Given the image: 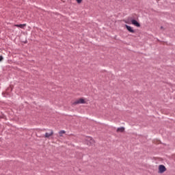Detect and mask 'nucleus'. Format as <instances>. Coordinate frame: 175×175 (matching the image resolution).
Returning a JSON list of instances; mask_svg holds the SVG:
<instances>
[{
	"instance_id": "nucleus-12",
	"label": "nucleus",
	"mask_w": 175,
	"mask_h": 175,
	"mask_svg": "<svg viewBox=\"0 0 175 175\" xmlns=\"http://www.w3.org/2000/svg\"><path fill=\"white\" fill-rule=\"evenodd\" d=\"M125 23H126V24H129V22H127V21H126Z\"/></svg>"
},
{
	"instance_id": "nucleus-11",
	"label": "nucleus",
	"mask_w": 175,
	"mask_h": 175,
	"mask_svg": "<svg viewBox=\"0 0 175 175\" xmlns=\"http://www.w3.org/2000/svg\"><path fill=\"white\" fill-rule=\"evenodd\" d=\"M1 61H3V56H0V62H1Z\"/></svg>"
},
{
	"instance_id": "nucleus-2",
	"label": "nucleus",
	"mask_w": 175,
	"mask_h": 175,
	"mask_svg": "<svg viewBox=\"0 0 175 175\" xmlns=\"http://www.w3.org/2000/svg\"><path fill=\"white\" fill-rule=\"evenodd\" d=\"M85 103H87V100H85V98H79L78 100H75L73 103V105H84Z\"/></svg>"
},
{
	"instance_id": "nucleus-3",
	"label": "nucleus",
	"mask_w": 175,
	"mask_h": 175,
	"mask_svg": "<svg viewBox=\"0 0 175 175\" xmlns=\"http://www.w3.org/2000/svg\"><path fill=\"white\" fill-rule=\"evenodd\" d=\"M54 135V131L51 129L48 130L46 133H45L44 135L42 137H45V139H49Z\"/></svg>"
},
{
	"instance_id": "nucleus-4",
	"label": "nucleus",
	"mask_w": 175,
	"mask_h": 175,
	"mask_svg": "<svg viewBox=\"0 0 175 175\" xmlns=\"http://www.w3.org/2000/svg\"><path fill=\"white\" fill-rule=\"evenodd\" d=\"M159 173H165V172H166V167H165L163 165H159Z\"/></svg>"
},
{
	"instance_id": "nucleus-10",
	"label": "nucleus",
	"mask_w": 175,
	"mask_h": 175,
	"mask_svg": "<svg viewBox=\"0 0 175 175\" xmlns=\"http://www.w3.org/2000/svg\"><path fill=\"white\" fill-rule=\"evenodd\" d=\"M77 3H81L83 2V0H76Z\"/></svg>"
},
{
	"instance_id": "nucleus-8",
	"label": "nucleus",
	"mask_w": 175,
	"mask_h": 175,
	"mask_svg": "<svg viewBox=\"0 0 175 175\" xmlns=\"http://www.w3.org/2000/svg\"><path fill=\"white\" fill-rule=\"evenodd\" d=\"M14 27H17L18 28H21L22 29H24V27H27V24L14 25Z\"/></svg>"
},
{
	"instance_id": "nucleus-6",
	"label": "nucleus",
	"mask_w": 175,
	"mask_h": 175,
	"mask_svg": "<svg viewBox=\"0 0 175 175\" xmlns=\"http://www.w3.org/2000/svg\"><path fill=\"white\" fill-rule=\"evenodd\" d=\"M131 23L133 24V25H135V27H140V23H139V22H137L135 19L131 20Z\"/></svg>"
},
{
	"instance_id": "nucleus-7",
	"label": "nucleus",
	"mask_w": 175,
	"mask_h": 175,
	"mask_svg": "<svg viewBox=\"0 0 175 175\" xmlns=\"http://www.w3.org/2000/svg\"><path fill=\"white\" fill-rule=\"evenodd\" d=\"M116 132L118 133H123V132H125V128L119 127V128L117 129Z\"/></svg>"
},
{
	"instance_id": "nucleus-9",
	"label": "nucleus",
	"mask_w": 175,
	"mask_h": 175,
	"mask_svg": "<svg viewBox=\"0 0 175 175\" xmlns=\"http://www.w3.org/2000/svg\"><path fill=\"white\" fill-rule=\"evenodd\" d=\"M66 133V131H64V130L60 131L59 132V136L60 137H62V136H64V135H65Z\"/></svg>"
},
{
	"instance_id": "nucleus-1",
	"label": "nucleus",
	"mask_w": 175,
	"mask_h": 175,
	"mask_svg": "<svg viewBox=\"0 0 175 175\" xmlns=\"http://www.w3.org/2000/svg\"><path fill=\"white\" fill-rule=\"evenodd\" d=\"M85 140L88 146H92V144H95V140H94L91 137H86Z\"/></svg>"
},
{
	"instance_id": "nucleus-5",
	"label": "nucleus",
	"mask_w": 175,
	"mask_h": 175,
	"mask_svg": "<svg viewBox=\"0 0 175 175\" xmlns=\"http://www.w3.org/2000/svg\"><path fill=\"white\" fill-rule=\"evenodd\" d=\"M125 27L127 29V31H129V32H131V33H135V30L133 29V28L128 25H125Z\"/></svg>"
}]
</instances>
